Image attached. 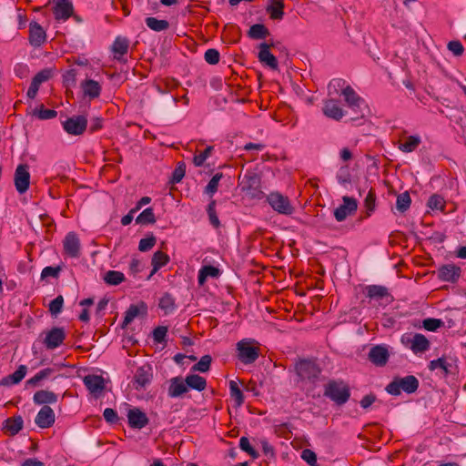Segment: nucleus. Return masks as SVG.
<instances>
[{
	"label": "nucleus",
	"instance_id": "f257e3e1",
	"mask_svg": "<svg viewBox=\"0 0 466 466\" xmlns=\"http://www.w3.org/2000/svg\"><path fill=\"white\" fill-rule=\"evenodd\" d=\"M323 394L338 406H342L350 398V388L342 380H330L325 384Z\"/></svg>",
	"mask_w": 466,
	"mask_h": 466
},
{
	"label": "nucleus",
	"instance_id": "f03ea898",
	"mask_svg": "<svg viewBox=\"0 0 466 466\" xmlns=\"http://www.w3.org/2000/svg\"><path fill=\"white\" fill-rule=\"evenodd\" d=\"M419 386L420 381L414 375L395 376L386 386L385 390L392 396H399L401 392L412 394L418 390Z\"/></svg>",
	"mask_w": 466,
	"mask_h": 466
},
{
	"label": "nucleus",
	"instance_id": "7ed1b4c3",
	"mask_svg": "<svg viewBox=\"0 0 466 466\" xmlns=\"http://www.w3.org/2000/svg\"><path fill=\"white\" fill-rule=\"evenodd\" d=\"M238 360L245 364H253L261 354L258 343L255 339H244L236 345Z\"/></svg>",
	"mask_w": 466,
	"mask_h": 466
},
{
	"label": "nucleus",
	"instance_id": "20e7f679",
	"mask_svg": "<svg viewBox=\"0 0 466 466\" xmlns=\"http://www.w3.org/2000/svg\"><path fill=\"white\" fill-rule=\"evenodd\" d=\"M294 370L301 381L315 382L320 373L321 369L313 359H299L295 365Z\"/></svg>",
	"mask_w": 466,
	"mask_h": 466
},
{
	"label": "nucleus",
	"instance_id": "39448f33",
	"mask_svg": "<svg viewBox=\"0 0 466 466\" xmlns=\"http://www.w3.org/2000/svg\"><path fill=\"white\" fill-rule=\"evenodd\" d=\"M340 94L344 96L347 106L356 115L351 117L352 121L363 118L368 111V106L350 86H346Z\"/></svg>",
	"mask_w": 466,
	"mask_h": 466
},
{
	"label": "nucleus",
	"instance_id": "423d86ee",
	"mask_svg": "<svg viewBox=\"0 0 466 466\" xmlns=\"http://www.w3.org/2000/svg\"><path fill=\"white\" fill-rule=\"evenodd\" d=\"M267 202L276 212L282 215H291L294 208L289 198L281 193L275 191L267 196Z\"/></svg>",
	"mask_w": 466,
	"mask_h": 466
},
{
	"label": "nucleus",
	"instance_id": "0eeeda50",
	"mask_svg": "<svg viewBox=\"0 0 466 466\" xmlns=\"http://www.w3.org/2000/svg\"><path fill=\"white\" fill-rule=\"evenodd\" d=\"M261 178L254 172H246L241 181V189L252 198H261L264 193L260 189Z\"/></svg>",
	"mask_w": 466,
	"mask_h": 466
},
{
	"label": "nucleus",
	"instance_id": "6e6552de",
	"mask_svg": "<svg viewBox=\"0 0 466 466\" xmlns=\"http://www.w3.org/2000/svg\"><path fill=\"white\" fill-rule=\"evenodd\" d=\"M401 343L410 348L414 354L426 352L430 349L429 339L420 333L405 334L400 339Z\"/></svg>",
	"mask_w": 466,
	"mask_h": 466
},
{
	"label": "nucleus",
	"instance_id": "1a4fd4ad",
	"mask_svg": "<svg viewBox=\"0 0 466 466\" xmlns=\"http://www.w3.org/2000/svg\"><path fill=\"white\" fill-rule=\"evenodd\" d=\"M390 358L389 346L379 344L372 346L368 354V360L377 367H384Z\"/></svg>",
	"mask_w": 466,
	"mask_h": 466
},
{
	"label": "nucleus",
	"instance_id": "9d476101",
	"mask_svg": "<svg viewBox=\"0 0 466 466\" xmlns=\"http://www.w3.org/2000/svg\"><path fill=\"white\" fill-rule=\"evenodd\" d=\"M65 131L73 136L82 135L87 127V119L84 116H74L63 122Z\"/></svg>",
	"mask_w": 466,
	"mask_h": 466
},
{
	"label": "nucleus",
	"instance_id": "9b49d317",
	"mask_svg": "<svg viewBox=\"0 0 466 466\" xmlns=\"http://www.w3.org/2000/svg\"><path fill=\"white\" fill-rule=\"evenodd\" d=\"M14 181L15 189L20 194L27 191L30 184V173L27 164H21L16 167Z\"/></svg>",
	"mask_w": 466,
	"mask_h": 466
},
{
	"label": "nucleus",
	"instance_id": "f8f14e48",
	"mask_svg": "<svg viewBox=\"0 0 466 466\" xmlns=\"http://www.w3.org/2000/svg\"><path fill=\"white\" fill-rule=\"evenodd\" d=\"M343 204L334 210V217L337 221L341 222L348 216L354 214L358 208V202L355 198L345 196L342 198Z\"/></svg>",
	"mask_w": 466,
	"mask_h": 466
},
{
	"label": "nucleus",
	"instance_id": "ddd939ff",
	"mask_svg": "<svg viewBox=\"0 0 466 466\" xmlns=\"http://www.w3.org/2000/svg\"><path fill=\"white\" fill-rule=\"evenodd\" d=\"M152 378V368L149 365H144L137 368L133 379L134 388L137 390L144 389L150 383Z\"/></svg>",
	"mask_w": 466,
	"mask_h": 466
},
{
	"label": "nucleus",
	"instance_id": "4468645a",
	"mask_svg": "<svg viewBox=\"0 0 466 466\" xmlns=\"http://www.w3.org/2000/svg\"><path fill=\"white\" fill-rule=\"evenodd\" d=\"M66 332L63 328L54 327L46 332L44 343L48 350H54L63 344Z\"/></svg>",
	"mask_w": 466,
	"mask_h": 466
},
{
	"label": "nucleus",
	"instance_id": "2eb2a0df",
	"mask_svg": "<svg viewBox=\"0 0 466 466\" xmlns=\"http://www.w3.org/2000/svg\"><path fill=\"white\" fill-rule=\"evenodd\" d=\"M64 252L70 258L80 256V240L75 232L66 234L63 240Z\"/></svg>",
	"mask_w": 466,
	"mask_h": 466
},
{
	"label": "nucleus",
	"instance_id": "dca6fc26",
	"mask_svg": "<svg viewBox=\"0 0 466 466\" xmlns=\"http://www.w3.org/2000/svg\"><path fill=\"white\" fill-rule=\"evenodd\" d=\"M278 44L279 43L274 42L270 44L264 42L259 45L258 60L274 70L278 68V60L276 56L269 52V48L276 47Z\"/></svg>",
	"mask_w": 466,
	"mask_h": 466
},
{
	"label": "nucleus",
	"instance_id": "f3484780",
	"mask_svg": "<svg viewBox=\"0 0 466 466\" xmlns=\"http://www.w3.org/2000/svg\"><path fill=\"white\" fill-rule=\"evenodd\" d=\"M55 411L48 405H44L35 419V424L41 429L50 428L55 423Z\"/></svg>",
	"mask_w": 466,
	"mask_h": 466
},
{
	"label": "nucleus",
	"instance_id": "a211bd4d",
	"mask_svg": "<svg viewBox=\"0 0 466 466\" xmlns=\"http://www.w3.org/2000/svg\"><path fill=\"white\" fill-rule=\"evenodd\" d=\"M188 391L186 380L181 376L171 378L168 380L167 395L170 398H180Z\"/></svg>",
	"mask_w": 466,
	"mask_h": 466
},
{
	"label": "nucleus",
	"instance_id": "6ab92c4d",
	"mask_svg": "<svg viewBox=\"0 0 466 466\" xmlns=\"http://www.w3.org/2000/svg\"><path fill=\"white\" fill-rule=\"evenodd\" d=\"M461 269L454 264H447L441 266L438 269V278L446 282L455 283L460 279Z\"/></svg>",
	"mask_w": 466,
	"mask_h": 466
},
{
	"label": "nucleus",
	"instance_id": "aec40b11",
	"mask_svg": "<svg viewBox=\"0 0 466 466\" xmlns=\"http://www.w3.org/2000/svg\"><path fill=\"white\" fill-rule=\"evenodd\" d=\"M322 111L327 117L336 121H339L346 113L339 105V101L333 98L324 101Z\"/></svg>",
	"mask_w": 466,
	"mask_h": 466
},
{
	"label": "nucleus",
	"instance_id": "412c9836",
	"mask_svg": "<svg viewBox=\"0 0 466 466\" xmlns=\"http://www.w3.org/2000/svg\"><path fill=\"white\" fill-rule=\"evenodd\" d=\"M53 13L56 20H66L74 13L73 4L68 0H54Z\"/></svg>",
	"mask_w": 466,
	"mask_h": 466
},
{
	"label": "nucleus",
	"instance_id": "4be33fe9",
	"mask_svg": "<svg viewBox=\"0 0 466 466\" xmlns=\"http://www.w3.org/2000/svg\"><path fill=\"white\" fill-rule=\"evenodd\" d=\"M128 424L133 429H142L148 424V418L145 412L138 408L130 409L127 412Z\"/></svg>",
	"mask_w": 466,
	"mask_h": 466
},
{
	"label": "nucleus",
	"instance_id": "5701e85b",
	"mask_svg": "<svg viewBox=\"0 0 466 466\" xmlns=\"http://www.w3.org/2000/svg\"><path fill=\"white\" fill-rule=\"evenodd\" d=\"M46 38V35L43 27L37 22H31L29 25V42L35 46H40Z\"/></svg>",
	"mask_w": 466,
	"mask_h": 466
},
{
	"label": "nucleus",
	"instance_id": "b1692460",
	"mask_svg": "<svg viewBox=\"0 0 466 466\" xmlns=\"http://www.w3.org/2000/svg\"><path fill=\"white\" fill-rule=\"evenodd\" d=\"M367 297L371 299L380 300L386 299L388 302L392 301V297L386 287L380 285H369L366 287Z\"/></svg>",
	"mask_w": 466,
	"mask_h": 466
},
{
	"label": "nucleus",
	"instance_id": "393cba45",
	"mask_svg": "<svg viewBox=\"0 0 466 466\" xmlns=\"http://www.w3.org/2000/svg\"><path fill=\"white\" fill-rule=\"evenodd\" d=\"M83 381L91 393L101 392L105 388V380L99 375H86Z\"/></svg>",
	"mask_w": 466,
	"mask_h": 466
},
{
	"label": "nucleus",
	"instance_id": "a878e982",
	"mask_svg": "<svg viewBox=\"0 0 466 466\" xmlns=\"http://www.w3.org/2000/svg\"><path fill=\"white\" fill-rule=\"evenodd\" d=\"M27 368L25 365H20L18 369L12 374L4 377L0 380V386L9 387L18 384L25 376Z\"/></svg>",
	"mask_w": 466,
	"mask_h": 466
},
{
	"label": "nucleus",
	"instance_id": "bb28decb",
	"mask_svg": "<svg viewBox=\"0 0 466 466\" xmlns=\"http://www.w3.org/2000/svg\"><path fill=\"white\" fill-rule=\"evenodd\" d=\"M57 395L50 390H37L33 396V401L36 405L54 404L57 401Z\"/></svg>",
	"mask_w": 466,
	"mask_h": 466
},
{
	"label": "nucleus",
	"instance_id": "cd10ccee",
	"mask_svg": "<svg viewBox=\"0 0 466 466\" xmlns=\"http://www.w3.org/2000/svg\"><path fill=\"white\" fill-rule=\"evenodd\" d=\"M81 87L85 96H87L90 100L100 96L101 86L97 81L86 79L81 83Z\"/></svg>",
	"mask_w": 466,
	"mask_h": 466
},
{
	"label": "nucleus",
	"instance_id": "c85d7f7f",
	"mask_svg": "<svg viewBox=\"0 0 466 466\" xmlns=\"http://www.w3.org/2000/svg\"><path fill=\"white\" fill-rule=\"evenodd\" d=\"M23 418L20 415H17L8 418L4 421V430L10 436H15L23 429Z\"/></svg>",
	"mask_w": 466,
	"mask_h": 466
},
{
	"label": "nucleus",
	"instance_id": "c756f323",
	"mask_svg": "<svg viewBox=\"0 0 466 466\" xmlns=\"http://www.w3.org/2000/svg\"><path fill=\"white\" fill-rule=\"evenodd\" d=\"M284 6L283 0H270L266 11L271 19L281 20L284 16Z\"/></svg>",
	"mask_w": 466,
	"mask_h": 466
},
{
	"label": "nucleus",
	"instance_id": "7c9ffc66",
	"mask_svg": "<svg viewBox=\"0 0 466 466\" xmlns=\"http://www.w3.org/2000/svg\"><path fill=\"white\" fill-rule=\"evenodd\" d=\"M141 309L143 310L144 314H147V305L143 301L137 305H130L127 310L126 311L125 318L123 320V327L130 324L135 319V318H137L140 314Z\"/></svg>",
	"mask_w": 466,
	"mask_h": 466
},
{
	"label": "nucleus",
	"instance_id": "2f4dec72",
	"mask_svg": "<svg viewBox=\"0 0 466 466\" xmlns=\"http://www.w3.org/2000/svg\"><path fill=\"white\" fill-rule=\"evenodd\" d=\"M169 262V256L163 251H156L152 257L151 264H152V271L147 277L149 279L158 269L162 267L166 266Z\"/></svg>",
	"mask_w": 466,
	"mask_h": 466
},
{
	"label": "nucleus",
	"instance_id": "473e14b6",
	"mask_svg": "<svg viewBox=\"0 0 466 466\" xmlns=\"http://www.w3.org/2000/svg\"><path fill=\"white\" fill-rule=\"evenodd\" d=\"M129 46V41L126 37L117 36L112 46V51L115 54V57L119 59L120 56L127 53Z\"/></svg>",
	"mask_w": 466,
	"mask_h": 466
},
{
	"label": "nucleus",
	"instance_id": "72a5a7b5",
	"mask_svg": "<svg viewBox=\"0 0 466 466\" xmlns=\"http://www.w3.org/2000/svg\"><path fill=\"white\" fill-rule=\"evenodd\" d=\"M421 143L420 137L418 135L410 136L404 142H400L398 148L404 153L413 152Z\"/></svg>",
	"mask_w": 466,
	"mask_h": 466
},
{
	"label": "nucleus",
	"instance_id": "f704fd0d",
	"mask_svg": "<svg viewBox=\"0 0 466 466\" xmlns=\"http://www.w3.org/2000/svg\"><path fill=\"white\" fill-rule=\"evenodd\" d=\"M186 382L187 385V389H193L198 391H202L207 387V380L205 378L198 375V374H190L186 378Z\"/></svg>",
	"mask_w": 466,
	"mask_h": 466
},
{
	"label": "nucleus",
	"instance_id": "c9c22d12",
	"mask_svg": "<svg viewBox=\"0 0 466 466\" xmlns=\"http://www.w3.org/2000/svg\"><path fill=\"white\" fill-rule=\"evenodd\" d=\"M270 35L268 27L263 24H255L250 26L248 35L251 39H264Z\"/></svg>",
	"mask_w": 466,
	"mask_h": 466
},
{
	"label": "nucleus",
	"instance_id": "e433bc0d",
	"mask_svg": "<svg viewBox=\"0 0 466 466\" xmlns=\"http://www.w3.org/2000/svg\"><path fill=\"white\" fill-rule=\"evenodd\" d=\"M158 307L164 310L166 314L173 312L176 309L174 297L168 292L164 293L159 299Z\"/></svg>",
	"mask_w": 466,
	"mask_h": 466
},
{
	"label": "nucleus",
	"instance_id": "4c0bfd02",
	"mask_svg": "<svg viewBox=\"0 0 466 466\" xmlns=\"http://www.w3.org/2000/svg\"><path fill=\"white\" fill-rule=\"evenodd\" d=\"M219 274L220 271L218 268L211 265L203 266L198 272V283L202 285L208 277L218 278Z\"/></svg>",
	"mask_w": 466,
	"mask_h": 466
},
{
	"label": "nucleus",
	"instance_id": "58836bf2",
	"mask_svg": "<svg viewBox=\"0 0 466 466\" xmlns=\"http://www.w3.org/2000/svg\"><path fill=\"white\" fill-rule=\"evenodd\" d=\"M146 25L151 30L156 32L165 31L169 27V23L167 20H160L152 16L146 18Z\"/></svg>",
	"mask_w": 466,
	"mask_h": 466
},
{
	"label": "nucleus",
	"instance_id": "ea45409f",
	"mask_svg": "<svg viewBox=\"0 0 466 466\" xmlns=\"http://www.w3.org/2000/svg\"><path fill=\"white\" fill-rule=\"evenodd\" d=\"M436 369H441L445 376L453 373L451 365L446 361L445 358H439L429 363L430 370H435Z\"/></svg>",
	"mask_w": 466,
	"mask_h": 466
},
{
	"label": "nucleus",
	"instance_id": "a19ab883",
	"mask_svg": "<svg viewBox=\"0 0 466 466\" xmlns=\"http://www.w3.org/2000/svg\"><path fill=\"white\" fill-rule=\"evenodd\" d=\"M156 217L152 208L144 209L136 218V223L140 225L154 224Z\"/></svg>",
	"mask_w": 466,
	"mask_h": 466
},
{
	"label": "nucleus",
	"instance_id": "79ce46f5",
	"mask_svg": "<svg viewBox=\"0 0 466 466\" xmlns=\"http://www.w3.org/2000/svg\"><path fill=\"white\" fill-rule=\"evenodd\" d=\"M229 391L231 398L235 401L236 407H240L244 403V395L236 381L230 380Z\"/></svg>",
	"mask_w": 466,
	"mask_h": 466
},
{
	"label": "nucleus",
	"instance_id": "37998d69",
	"mask_svg": "<svg viewBox=\"0 0 466 466\" xmlns=\"http://www.w3.org/2000/svg\"><path fill=\"white\" fill-rule=\"evenodd\" d=\"M104 280L108 285L116 286L125 280V276L120 271L108 270L104 277Z\"/></svg>",
	"mask_w": 466,
	"mask_h": 466
},
{
	"label": "nucleus",
	"instance_id": "c03bdc74",
	"mask_svg": "<svg viewBox=\"0 0 466 466\" xmlns=\"http://www.w3.org/2000/svg\"><path fill=\"white\" fill-rule=\"evenodd\" d=\"M216 205H217V201L215 199H211V201L208 205L207 213H208L210 224L215 228H218L220 226V221H219L218 217L217 215Z\"/></svg>",
	"mask_w": 466,
	"mask_h": 466
},
{
	"label": "nucleus",
	"instance_id": "a18cd8bd",
	"mask_svg": "<svg viewBox=\"0 0 466 466\" xmlns=\"http://www.w3.org/2000/svg\"><path fill=\"white\" fill-rule=\"evenodd\" d=\"M410 203L411 199L410 194L405 191L397 197L396 208L400 212L403 213L409 209Z\"/></svg>",
	"mask_w": 466,
	"mask_h": 466
},
{
	"label": "nucleus",
	"instance_id": "49530a36",
	"mask_svg": "<svg viewBox=\"0 0 466 466\" xmlns=\"http://www.w3.org/2000/svg\"><path fill=\"white\" fill-rule=\"evenodd\" d=\"M222 177V173H217L212 177V178L209 180L208 184L205 187V193L208 194L210 198H212L213 195L218 191V183Z\"/></svg>",
	"mask_w": 466,
	"mask_h": 466
},
{
	"label": "nucleus",
	"instance_id": "de8ad7c7",
	"mask_svg": "<svg viewBox=\"0 0 466 466\" xmlns=\"http://www.w3.org/2000/svg\"><path fill=\"white\" fill-rule=\"evenodd\" d=\"M212 358L210 355H204L199 361L192 367V370L199 372H207L210 369Z\"/></svg>",
	"mask_w": 466,
	"mask_h": 466
},
{
	"label": "nucleus",
	"instance_id": "09e8293b",
	"mask_svg": "<svg viewBox=\"0 0 466 466\" xmlns=\"http://www.w3.org/2000/svg\"><path fill=\"white\" fill-rule=\"evenodd\" d=\"M34 116H37L39 119L46 120L52 119L56 116L57 112L54 109L45 108L43 105L40 106L39 108H35L33 113Z\"/></svg>",
	"mask_w": 466,
	"mask_h": 466
},
{
	"label": "nucleus",
	"instance_id": "8fccbe9b",
	"mask_svg": "<svg viewBox=\"0 0 466 466\" xmlns=\"http://www.w3.org/2000/svg\"><path fill=\"white\" fill-rule=\"evenodd\" d=\"M157 243V238L153 234L147 235V238H141L138 244V249L141 252L150 250Z\"/></svg>",
	"mask_w": 466,
	"mask_h": 466
},
{
	"label": "nucleus",
	"instance_id": "3c124183",
	"mask_svg": "<svg viewBox=\"0 0 466 466\" xmlns=\"http://www.w3.org/2000/svg\"><path fill=\"white\" fill-rule=\"evenodd\" d=\"M239 447L242 451H246L253 459H258L259 453L250 445L249 441L247 437H241L239 440Z\"/></svg>",
	"mask_w": 466,
	"mask_h": 466
},
{
	"label": "nucleus",
	"instance_id": "603ef678",
	"mask_svg": "<svg viewBox=\"0 0 466 466\" xmlns=\"http://www.w3.org/2000/svg\"><path fill=\"white\" fill-rule=\"evenodd\" d=\"M427 205L431 209L443 210L445 208V201L440 195L434 194L430 197Z\"/></svg>",
	"mask_w": 466,
	"mask_h": 466
},
{
	"label": "nucleus",
	"instance_id": "864d4df0",
	"mask_svg": "<svg viewBox=\"0 0 466 466\" xmlns=\"http://www.w3.org/2000/svg\"><path fill=\"white\" fill-rule=\"evenodd\" d=\"M186 173V165L183 162H180L176 167L175 170L172 173V177L170 179V183L177 184L179 183L184 177Z\"/></svg>",
	"mask_w": 466,
	"mask_h": 466
},
{
	"label": "nucleus",
	"instance_id": "5fc2aeb1",
	"mask_svg": "<svg viewBox=\"0 0 466 466\" xmlns=\"http://www.w3.org/2000/svg\"><path fill=\"white\" fill-rule=\"evenodd\" d=\"M364 206L368 210L367 216H370L376 207V194L373 188H370L364 200Z\"/></svg>",
	"mask_w": 466,
	"mask_h": 466
},
{
	"label": "nucleus",
	"instance_id": "6e6d98bb",
	"mask_svg": "<svg viewBox=\"0 0 466 466\" xmlns=\"http://www.w3.org/2000/svg\"><path fill=\"white\" fill-rule=\"evenodd\" d=\"M64 298L62 295L57 296L49 303V311L51 315L56 316L62 311Z\"/></svg>",
	"mask_w": 466,
	"mask_h": 466
},
{
	"label": "nucleus",
	"instance_id": "4d7b16f0",
	"mask_svg": "<svg viewBox=\"0 0 466 466\" xmlns=\"http://www.w3.org/2000/svg\"><path fill=\"white\" fill-rule=\"evenodd\" d=\"M214 147L212 146L207 147L201 153L196 155L193 158V162L196 167H201L206 159L211 155Z\"/></svg>",
	"mask_w": 466,
	"mask_h": 466
},
{
	"label": "nucleus",
	"instance_id": "13d9d810",
	"mask_svg": "<svg viewBox=\"0 0 466 466\" xmlns=\"http://www.w3.org/2000/svg\"><path fill=\"white\" fill-rule=\"evenodd\" d=\"M62 270V267L61 266H57V267H51V266H48V267H46L43 268L42 272H41V279H45L48 277H52V278H55V279H57L59 277V274Z\"/></svg>",
	"mask_w": 466,
	"mask_h": 466
},
{
	"label": "nucleus",
	"instance_id": "bf43d9fd",
	"mask_svg": "<svg viewBox=\"0 0 466 466\" xmlns=\"http://www.w3.org/2000/svg\"><path fill=\"white\" fill-rule=\"evenodd\" d=\"M423 328L429 331H435L443 325L441 319L429 318L423 320Z\"/></svg>",
	"mask_w": 466,
	"mask_h": 466
},
{
	"label": "nucleus",
	"instance_id": "052dcab7",
	"mask_svg": "<svg viewBox=\"0 0 466 466\" xmlns=\"http://www.w3.org/2000/svg\"><path fill=\"white\" fill-rule=\"evenodd\" d=\"M219 52L215 48H209L205 52L204 58L209 65H217L219 62Z\"/></svg>",
	"mask_w": 466,
	"mask_h": 466
},
{
	"label": "nucleus",
	"instance_id": "680f3d73",
	"mask_svg": "<svg viewBox=\"0 0 466 466\" xmlns=\"http://www.w3.org/2000/svg\"><path fill=\"white\" fill-rule=\"evenodd\" d=\"M167 333V328L165 326H158L153 330V339L157 343L165 341Z\"/></svg>",
	"mask_w": 466,
	"mask_h": 466
},
{
	"label": "nucleus",
	"instance_id": "e2e57ef3",
	"mask_svg": "<svg viewBox=\"0 0 466 466\" xmlns=\"http://www.w3.org/2000/svg\"><path fill=\"white\" fill-rule=\"evenodd\" d=\"M301 458L309 465V466H318L317 465V455L314 451L309 449H305L301 452Z\"/></svg>",
	"mask_w": 466,
	"mask_h": 466
},
{
	"label": "nucleus",
	"instance_id": "0e129e2a",
	"mask_svg": "<svg viewBox=\"0 0 466 466\" xmlns=\"http://www.w3.org/2000/svg\"><path fill=\"white\" fill-rule=\"evenodd\" d=\"M345 88V81L343 79H333L329 84V93L339 94V90Z\"/></svg>",
	"mask_w": 466,
	"mask_h": 466
},
{
	"label": "nucleus",
	"instance_id": "69168bd1",
	"mask_svg": "<svg viewBox=\"0 0 466 466\" xmlns=\"http://www.w3.org/2000/svg\"><path fill=\"white\" fill-rule=\"evenodd\" d=\"M448 49L456 56H461L464 51L462 44L458 40L449 42Z\"/></svg>",
	"mask_w": 466,
	"mask_h": 466
},
{
	"label": "nucleus",
	"instance_id": "338daca9",
	"mask_svg": "<svg viewBox=\"0 0 466 466\" xmlns=\"http://www.w3.org/2000/svg\"><path fill=\"white\" fill-rule=\"evenodd\" d=\"M337 179L340 184L350 183V174L348 167H342L339 168L337 174Z\"/></svg>",
	"mask_w": 466,
	"mask_h": 466
},
{
	"label": "nucleus",
	"instance_id": "774afa93",
	"mask_svg": "<svg viewBox=\"0 0 466 466\" xmlns=\"http://www.w3.org/2000/svg\"><path fill=\"white\" fill-rule=\"evenodd\" d=\"M103 416L105 420L111 424L116 423L119 420L116 411L111 408H106L104 410Z\"/></svg>",
	"mask_w": 466,
	"mask_h": 466
}]
</instances>
